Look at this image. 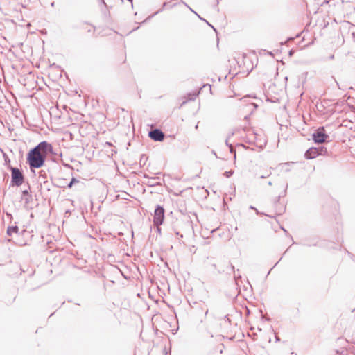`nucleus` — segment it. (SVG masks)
I'll use <instances>...</instances> for the list:
<instances>
[{
  "mask_svg": "<svg viewBox=\"0 0 355 355\" xmlns=\"http://www.w3.org/2000/svg\"><path fill=\"white\" fill-rule=\"evenodd\" d=\"M45 158V153L32 149L28 154L27 160L31 168H39L44 165Z\"/></svg>",
  "mask_w": 355,
  "mask_h": 355,
  "instance_id": "1",
  "label": "nucleus"
},
{
  "mask_svg": "<svg viewBox=\"0 0 355 355\" xmlns=\"http://www.w3.org/2000/svg\"><path fill=\"white\" fill-rule=\"evenodd\" d=\"M164 218V209L161 206H157L154 212V224L158 227L163 223Z\"/></svg>",
  "mask_w": 355,
  "mask_h": 355,
  "instance_id": "4",
  "label": "nucleus"
},
{
  "mask_svg": "<svg viewBox=\"0 0 355 355\" xmlns=\"http://www.w3.org/2000/svg\"><path fill=\"white\" fill-rule=\"evenodd\" d=\"M54 5H55L54 2H52V3H51V6L52 7H53V6H54Z\"/></svg>",
  "mask_w": 355,
  "mask_h": 355,
  "instance_id": "16",
  "label": "nucleus"
},
{
  "mask_svg": "<svg viewBox=\"0 0 355 355\" xmlns=\"http://www.w3.org/2000/svg\"><path fill=\"white\" fill-rule=\"evenodd\" d=\"M216 229H214V230H212L211 231V233H212V232H214V231H216Z\"/></svg>",
  "mask_w": 355,
  "mask_h": 355,
  "instance_id": "18",
  "label": "nucleus"
},
{
  "mask_svg": "<svg viewBox=\"0 0 355 355\" xmlns=\"http://www.w3.org/2000/svg\"><path fill=\"white\" fill-rule=\"evenodd\" d=\"M216 1H217V3H218V2H219V0H216Z\"/></svg>",
  "mask_w": 355,
  "mask_h": 355,
  "instance_id": "23",
  "label": "nucleus"
},
{
  "mask_svg": "<svg viewBox=\"0 0 355 355\" xmlns=\"http://www.w3.org/2000/svg\"><path fill=\"white\" fill-rule=\"evenodd\" d=\"M271 173L270 172H268V173H266V174H263L262 175L260 176V178H268L270 175Z\"/></svg>",
  "mask_w": 355,
  "mask_h": 355,
  "instance_id": "12",
  "label": "nucleus"
},
{
  "mask_svg": "<svg viewBox=\"0 0 355 355\" xmlns=\"http://www.w3.org/2000/svg\"><path fill=\"white\" fill-rule=\"evenodd\" d=\"M102 2H103V3H105V1H104V0H102Z\"/></svg>",
  "mask_w": 355,
  "mask_h": 355,
  "instance_id": "22",
  "label": "nucleus"
},
{
  "mask_svg": "<svg viewBox=\"0 0 355 355\" xmlns=\"http://www.w3.org/2000/svg\"><path fill=\"white\" fill-rule=\"evenodd\" d=\"M78 182V181L76 178H72L71 182L68 184V187L71 188L72 187V185L73 184V183Z\"/></svg>",
  "mask_w": 355,
  "mask_h": 355,
  "instance_id": "10",
  "label": "nucleus"
},
{
  "mask_svg": "<svg viewBox=\"0 0 355 355\" xmlns=\"http://www.w3.org/2000/svg\"><path fill=\"white\" fill-rule=\"evenodd\" d=\"M189 96L190 100H193V99H195L196 94H189Z\"/></svg>",
  "mask_w": 355,
  "mask_h": 355,
  "instance_id": "14",
  "label": "nucleus"
},
{
  "mask_svg": "<svg viewBox=\"0 0 355 355\" xmlns=\"http://www.w3.org/2000/svg\"><path fill=\"white\" fill-rule=\"evenodd\" d=\"M250 209H255V210H256V209H255L254 207H252V206H250Z\"/></svg>",
  "mask_w": 355,
  "mask_h": 355,
  "instance_id": "17",
  "label": "nucleus"
},
{
  "mask_svg": "<svg viewBox=\"0 0 355 355\" xmlns=\"http://www.w3.org/2000/svg\"><path fill=\"white\" fill-rule=\"evenodd\" d=\"M204 21H206V24H208L209 26H211V25L208 23V21H206V20H205V19H204Z\"/></svg>",
  "mask_w": 355,
  "mask_h": 355,
  "instance_id": "20",
  "label": "nucleus"
},
{
  "mask_svg": "<svg viewBox=\"0 0 355 355\" xmlns=\"http://www.w3.org/2000/svg\"><path fill=\"white\" fill-rule=\"evenodd\" d=\"M18 227L17 225L8 227L7 229V234L9 236H12L13 233H17Z\"/></svg>",
  "mask_w": 355,
  "mask_h": 355,
  "instance_id": "8",
  "label": "nucleus"
},
{
  "mask_svg": "<svg viewBox=\"0 0 355 355\" xmlns=\"http://www.w3.org/2000/svg\"><path fill=\"white\" fill-rule=\"evenodd\" d=\"M268 184L269 186H271V185H272V182L269 181V182H268Z\"/></svg>",
  "mask_w": 355,
  "mask_h": 355,
  "instance_id": "15",
  "label": "nucleus"
},
{
  "mask_svg": "<svg viewBox=\"0 0 355 355\" xmlns=\"http://www.w3.org/2000/svg\"><path fill=\"white\" fill-rule=\"evenodd\" d=\"M33 149L37 150L38 152L45 153L46 156L47 151L51 150V145L46 141H42Z\"/></svg>",
  "mask_w": 355,
  "mask_h": 355,
  "instance_id": "7",
  "label": "nucleus"
},
{
  "mask_svg": "<svg viewBox=\"0 0 355 355\" xmlns=\"http://www.w3.org/2000/svg\"><path fill=\"white\" fill-rule=\"evenodd\" d=\"M102 2H103V3H105V1H104V0H102Z\"/></svg>",
  "mask_w": 355,
  "mask_h": 355,
  "instance_id": "21",
  "label": "nucleus"
},
{
  "mask_svg": "<svg viewBox=\"0 0 355 355\" xmlns=\"http://www.w3.org/2000/svg\"><path fill=\"white\" fill-rule=\"evenodd\" d=\"M233 171H225L224 175L227 177V178H230V176L232 175L233 174Z\"/></svg>",
  "mask_w": 355,
  "mask_h": 355,
  "instance_id": "11",
  "label": "nucleus"
},
{
  "mask_svg": "<svg viewBox=\"0 0 355 355\" xmlns=\"http://www.w3.org/2000/svg\"><path fill=\"white\" fill-rule=\"evenodd\" d=\"M313 139L315 143L322 144L326 141L329 136L325 133V130L323 127L319 128L313 134Z\"/></svg>",
  "mask_w": 355,
  "mask_h": 355,
  "instance_id": "3",
  "label": "nucleus"
},
{
  "mask_svg": "<svg viewBox=\"0 0 355 355\" xmlns=\"http://www.w3.org/2000/svg\"><path fill=\"white\" fill-rule=\"evenodd\" d=\"M22 199L24 200L25 203L27 204L31 200L32 196L30 195V196H26L22 197Z\"/></svg>",
  "mask_w": 355,
  "mask_h": 355,
  "instance_id": "9",
  "label": "nucleus"
},
{
  "mask_svg": "<svg viewBox=\"0 0 355 355\" xmlns=\"http://www.w3.org/2000/svg\"><path fill=\"white\" fill-rule=\"evenodd\" d=\"M10 171L12 184L17 187L21 185L24 179L21 171L19 168L15 167H10Z\"/></svg>",
  "mask_w": 355,
  "mask_h": 355,
  "instance_id": "2",
  "label": "nucleus"
},
{
  "mask_svg": "<svg viewBox=\"0 0 355 355\" xmlns=\"http://www.w3.org/2000/svg\"><path fill=\"white\" fill-rule=\"evenodd\" d=\"M22 195H23V197H24L26 196H30L31 194L29 193V191L28 190H24L22 191Z\"/></svg>",
  "mask_w": 355,
  "mask_h": 355,
  "instance_id": "13",
  "label": "nucleus"
},
{
  "mask_svg": "<svg viewBox=\"0 0 355 355\" xmlns=\"http://www.w3.org/2000/svg\"><path fill=\"white\" fill-rule=\"evenodd\" d=\"M148 136L155 141H162L164 139V132L159 129H154L149 132Z\"/></svg>",
  "mask_w": 355,
  "mask_h": 355,
  "instance_id": "5",
  "label": "nucleus"
},
{
  "mask_svg": "<svg viewBox=\"0 0 355 355\" xmlns=\"http://www.w3.org/2000/svg\"><path fill=\"white\" fill-rule=\"evenodd\" d=\"M198 125L197 124V125H196L195 128H196V129H198Z\"/></svg>",
  "mask_w": 355,
  "mask_h": 355,
  "instance_id": "19",
  "label": "nucleus"
},
{
  "mask_svg": "<svg viewBox=\"0 0 355 355\" xmlns=\"http://www.w3.org/2000/svg\"><path fill=\"white\" fill-rule=\"evenodd\" d=\"M325 151L323 148H311L305 153V157L307 159H313L319 155H322V152Z\"/></svg>",
  "mask_w": 355,
  "mask_h": 355,
  "instance_id": "6",
  "label": "nucleus"
}]
</instances>
